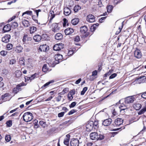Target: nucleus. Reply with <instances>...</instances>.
<instances>
[{
	"label": "nucleus",
	"instance_id": "1",
	"mask_svg": "<svg viewBox=\"0 0 146 146\" xmlns=\"http://www.w3.org/2000/svg\"><path fill=\"white\" fill-rule=\"evenodd\" d=\"M23 117L24 121L26 122L30 121L33 118L32 114L30 112H27L24 113Z\"/></svg>",
	"mask_w": 146,
	"mask_h": 146
},
{
	"label": "nucleus",
	"instance_id": "2",
	"mask_svg": "<svg viewBox=\"0 0 146 146\" xmlns=\"http://www.w3.org/2000/svg\"><path fill=\"white\" fill-rule=\"evenodd\" d=\"M93 122L89 121L86 125V131H90L94 127Z\"/></svg>",
	"mask_w": 146,
	"mask_h": 146
},
{
	"label": "nucleus",
	"instance_id": "3",
	"mask_svg": "<svg viewBox=\"0 0 146 146\" xmlns=\"http://www.w3.org/2000/svg\"><path fill=\"white\" fill-rule=\"evenodd\" d=\"M135 100V98L133 96L126 97L125 100V102L126 104L133 103Z\"/></svg>",
	"mask_w": 146,
	"mask_h": 146
},
{
	"label": "nucleus",
	"instance_id": "4",
	"mask_svg": "<svg viewBox=\"0 0 146 146\" xmlns=\"http://www.w3.org/2000/svg\"><path fill=\"white\" fill-rule=\"evenodd\" d=\"M64 45L62 43L55 44L53 47V50L55 51H58L62 49Z\"/></svg>",
	"mask_w": 146,
	"mask_h": 146
},
{
	"label": "nucleus",
	"instance_id": "5",
	"mask_svg": "<svg viewBox=\"0 0 146 146\" xmlns=\"http://www.w3.org/2000/svg\"><path fill=\"white\" fill-rule=\"evenodd\" d=\"M51 27L52 30L55 33L58 32L60 29L58 24L56 23H53Z\"/></svg>",
	"mask_w": 146,
	"mask_h": 146
},
{
	"label": "nucleus",
	"instance_id": "6",
	"mask_svg": "<svg viewBox=\"0 0 146 146\" xmlns=\"http://www.w3.org/2000/svg\"><path fill=\"white\" fill-rule=\"evenodd\" d=\"M123 122V120L121 118H117L115 121L114 126L116 127L119 126L121 125Z\"/></svg>",
	"mask_w": 146,
	"mask_h": 146
},
{
	"label": "nucleus",
	"instance_id": "7",
	"mask_svg": "<svg viewBox=\"0 0 146 146\" xmlns=\"http://www.w3.org/2000/svg\"><path fill=\"white\" fill-rule=\"evenodd\" d=\"M11 36L9 35H6L2 38V41L5 43H7L9 41Z\"/></svg>",
	"mask_w": 146,
	"mask_h": 146
},
{
	"label": "nucleus",
	"instance_id": "8",
	"mask_svg": "<svg viewBox=\"0 0 146 146\" xmlns=\"http://www.w3.org/2000/svg\"><path fill=\"white\" fill-rule=\"evenodd\" d=\"M87 21L90 23H93L95 21V17L92 15H89L87 17Z\"/></svg>",
	"mask_w": 146,
	"mask_h": 146
},
{
	"label": "nucleus",
	"instance_id": "9",
	"mask_svg": "<svg viewBox=\"0 0 146 146\" xmlns=\"http://www.w3.org/2000/svg\"><path fill=\"white\" fill-rule=\"evenodd\" d=\"M79 143V140L76 139H73L70 142L71 146H78Z\"/></svg>",
	"mask_w": 146,
	"mask_h": 146
},
{
	"label": "nucleus",
	"instance_id": "10",
	"mask_svg": "<svg viewBox=\"0 0 146 146\" xmlns=\"http://www.w3.org/2000/svg\"><path fill=\"white\" fill-rule=\"evenodd\" d=\"M112 119H108L104 120L102 123V125L104 126L109 125L111 123Z\"/></svg>",
	"mask_w": 146,
	"mask_h": 146
},
{
	"label": "nucleus",
	"instance_id": "11",
	"mask_svg": "<svg viewBox=\"0 0 146 146\" xmlns=\"http://www.w3.org/2000/svg\"><path fill=\"white\" fill-rule=\"evenodd\" d=\"M48 49V47L46 44H43L41 45L39 47V50L41 51L45 52Z\"/></svg>",
	"mask_w": 146,
	"mask_h": 146
},
{
	"label": "nucleus",
	"instance_id": "12",
	"mask_svg": "<svg viewBox=\"0 0 146 146\" xmlns=\"http://www.w3.org/2000/svg\"><path fill=\"white\" fill-rule=\"evenodd\" d=\"M134 55L137 58H140L142 56L140 50H136L134 52Z\"/></svg>",
	"mask_w": 146,
	"mask_h": 146
},
{
	"label": "nucleus",
	"instance_id": "13",
	"mask_svg": "<svg viewBox=\"0 0 146 146\" xmlns=\"http://www.w3.org/2000/svg\"><path fill=\"white\" fill-rule=\"evenodd\" d=\"M74 31V30L72 28H68L65 30L64 32L66 35H70Z\"/></svg>",
	"mask_w": 146,
	"mask_h": 146
},
{
	"label": "nucleus",
	"instance_id": "14",
	"mask_svg": "<svg viewBox=\"0 0 146 146\" xmlns=\"http://www.w3.org/2000/svg\"><path fill=\"white\" fill-rule=\"evenodd\" d=\"M70 137V135H67L64 140V144L67 146L69 145V142Z\"/></svg>",
	"mask_w": 146,
	"mask_h": 146
},
{
	"label": "nucleus",
	"instance_id": "15",
	"mask_svg": "<svg viewBox=\"0 0 146 146\" xmlns=\"http://www.w3.org/2000/svg\"><path fill=\"white\" fill-rule=\"evenodd\" d=\"M98 133L96 132L91 133L90 134V137L92 140L97 139L98 138Z\"/></svg>",
	"mask_w": 146,
	"mask_h": 146
},
{
	"label": "nucleus",
	"instance_id": "16",
	"mask_svg": "<svg viewBox=\"0 0 146 146\" xmlns=\"http://www.w3.org/2000/svg\"><path fill=\"white\" fill-rule=\"evenodd\" d=\"M11 27L9 24H7L5 26L3 29L4 32L9 31L11 30Z\"/></svg>",
	"mask_w": 146,
	"mask_h": 146
},
{
	"label": "nucleus",
	"instance_id": "17",
	"mask_svg": "<svg viewBox=\"0 0 146 146\" xmlns=\"http://www.w3.org/2000/svg\"><path fill=\"white\" fill-rule=\"evenodd\" d=\"M22 24L25 27H28L30 25V24L29 22L25 19H22Z\"/></svg>",
	"mask_w": 146,
	"mask_h": 146
},
{
	"label": "nucleus",
	"instance_id": "18",
	"mask_svg": "<svg viewBox=\"0 0 146 146\" xmlns=\"http://www.w3.org/2000/svg\"><path fill=\"white\" fill-rule=\"evenodd\" d=\"M71 13L70 9L68 7H65L64 8V13L66 15H70Z\"/></svg>",
	"mask_w": 146,
	"mask_h": 146
},
{
	"label": "nucleus",
	"instance_id": "19",
	"mask_svg": "<svg viewBox=\"0 0 146 146\" xmlns=\"http://www.w3.org/2000/svg\"><path fill=\"white\" fill-rule=\"evenodd\" d=\"M88 30L87 27L86 26L82 27L80 28V31L82 34L86 33Z\"/></svg>",
	"mask_w": 146,
	"mask_h": 146
},
{
	"label": "nucleus",
	"instance_id": "20",
	"mask_svg": "<svg viewBox=\"0 0 146 146\" xmlns=\"http://www.w3.org/2000/svg\"><path fill=\"white\" fill-rule=\"evenodd\" d=\"M41 37L39 35H37L33 37V39L35 42H38L41 40Z\"/></svg>",
	"mask_w": 146,
	"mask_h": 146
},
{
	"label": "nucleus",
	"instance_id": "21",
	"mask_svg": "<svg viewBox=\"0 0 146 146\" xmlns=\"http://www.w3.org/2000/svg\"><path fill=\"white\" fill-rule=\"evenodd\" d=\"M55 59L56 61H58L61 60L63 59L62 56V55L58 54L55 55Z\"/></svg>",
	"mask_w": 146,
	"mask_h": 146
},
{
	"label": "nucleus",
	"instance_id": "22",
	"mask_svg": "<svg viewBox=\"0 0 146 146\" xmlns=\"http://www.w3.org/2000/svg\"><path fill=\"white\" fill-rule=\"evenodd\" d=\"M26 85L25 84V83L24 82L22 83L21 84H20L18 85L17 86L16 88H14L13 89V92H14L17 93V89H18V90L19 88V87L21 86H24Z\"/></svg>",
	"mask_w": 146,
	"mask_h": 146
},
{
	"label": "nucleus",
	"instance_id": "23",
	"mask_svg": "<svg viewBox=\"0 0 146 146\" xmlns=\"http://www.w3.org/2000/svg\"><path fill=\"white\" fill-rule=\"evenodd\" d=\"M79 21V20L78 18H75L71 20V23L73 25H76L78 23Z\"/></svg>",
	"mask_w": 146,
	"mask_h": 146
},
{
	"label": "nucleus",
	"instance_id": "24",
	"mask_svg": "<svg viewBox=\"0 0 146 146\" xmlns=\"http://www.w3.org/2000/svg\"><path fill=\"white\" fill-rule=\"evenodd\" d=\"M54 82V81L53 80H52L51 81H49L46 83L44 84L43 86H42L41 87V88L43 89H45L46 88H47L48 86L51 83Z\"/></svg>",
	"mask_w": 146,
	"mask_h": 146
},
{
	"label": "nucleus",
	"instance_id": "25",
	"mask_svg": "<svg viewBox=\"0 0 146 146\" xmlns=\"http://www.w3.org/2000/svg\"><path fill=\"white\" fill-rule=\"evenodd\" d=\"M54 82V81L53 80H52L51 81H49L46 83L44 84L43 86H42L41 87V88L43 89H45L46 88H47L48 86L51 83Z\"/></svg>",
	"mask_w": 146,
	"mask_h": 146
},
{
	"label": "nucleus",
	"instance_id": "26",
	"mask_svg": "<svg viewBox=\"0 0 146 146\" xmlns=\"http://www.w3.org/2000/svg\"><path fill=\"white\" fill-rule=\"evenodd\" d=\"M23 48L21 46H17L15 50V51L17 52L20 53L22 51Z\"/></svg>",
	"mask_w": 146,
	"mask_h": 146
},
{
	"label": "nucleus",
	"instance_id": "27",
	"mask_svg": "<svg viewBox=\"0 0 146 146\" xmlns=\"http://www.w3.org/2000/svg\"><path fill=\"white\" fill-rule=\"evenodd\" d=\"M119 108L120 109V111H121L126 109L127 108L124 104H121L119 106Z\"/></svg>",
	"mask_w": 146,
	"mask_h": 146
},
{
	"label": "nucleus",
	"instance_id": "28",
	"mask_svg": "<svg viewBox=\"0 0 146 146\" xmlns=\"http://www.w3.org/2000/svg\"><path fill=\"white\" fill-rule=\"evenodd\" d=\"M62 37V35L60 33H57L55 36V39L57 40H60Z\"/></svg>",
	"mask_w": 146,
	"mask_h": 146
},
{
	"label": "nucleus",
	"instance_id": "29",
	"mask_svg": "<svg viewBox=\"0 0 146 146\" xmlns=\"http://www.w3.org/2000/svg\"><path fill=\"white\" fill-rule=\"evenodd\" d=\"M133 107L136 110H138L141 108V106L139 104H134Z\"/></svg>",
	"mask_w": 146,
	"mask_h": 146
},
{
	"label": "nucleus",
	"instance_id": "30",
	"mask_svg": "<svg viewBox=\"0 0 146 146\" xmlns=\"http://www.w3.org/2000/svg\"><path fill=\"white\" fill-rule=\"evenodd\" d=\"M104 0H96V2L97 3V5L98 7H101L103 6L102 3V1Z\"/></svg>",
	"mask_w": 146,
	"mask_h": 146
},
{
	"label": "nucleus",
	"instance_id": "31",
	"mask_svg": "<svg viewBox=\"0 0 146 146\" xmlns=\"http://www.w3.org/2000/svg\"><path fill=\"white\" fill-rule=\"evenodd\" d=\"M81 9V7L79 5L75 6L74 8V11L76 13L78 11Z\"/></svg>",
	"mask_w": 146,
	"mask_h": 146
},
{
	"label": "nucleus",
	"instance_id": "32",
	"mask_svg": "<svg viewBox=\"0 0 146 146\" xmlns=\"http://www.w3.org/2000/svg\"><path fill=\"white\" fill-rule=\"evenodd\" d=\"M36 30V27L33 26L30 27V33L31 34L35 32Z\"/></svg>",
	"mask_w": 146,
	"mask_h": 146
},
{
	"label": "nucleus",
	"instance_id": "33",
	"mask_svg": "<svg viewBox=\"0 0 146 146\" xmlns=\"http://www.w3.org/2000/svg\"><path fill=\"white\" fill-rule=\"evenodd\" d=\"M146 111V107H144L138 112L139 115L144 113Z\"/></svg>",
	"mask_w": 146,
	"mask_h": 146
},
{
	"label": "nucleus",
	"instance_id": "34",
	"mask_svg": "<svg viewBox=\"0 0 146 146\" xmlns=\"http://www.w3.org/2000/svg\"><path fill=\"white\" fill-rule=\"evenodd\" d=\"M15 74L16 77H19L21 76L22 73L20 70H17L15 72Z\"/></svg>",
	"mask_w": 146,
	"mask_h": 146
},
{
	"label": "nucleus",
	"instance_id": "35",
	"mask_svg": "<svg viewBox=\"0 0 146 146\" xmlns=\"http://www.w3.org/2000/svg\"><path fill=\"white\" fill-rule=\"evenodd\" d=\"M27 14L28 15H32V12L31 11H27L23 13L22 16H23Z\"/></svg>",
	"mask_w": 146,
	"mask_h": 146
},
{
	"label": "nucleus",
	"instance_id": "36",
	"mask_svg": "<svg viewBox=\"0 0 146 146\" xmlns=\"http://www.w3.org/2000/svg\"><path fill=\"white\" fill-rule=\"evenodd\" d=\"M107 9L108 12L110 13L113 9V7L112 5H108L107 7Z\"/></svg>",
	"mask_w": 146,
	"mask_h": 146
},
{
	"label": "nucleus",
	"instance_id": "37",
	"mask_svg": "<svg viewBox=\"0 0 146 146\" xmlns=\"http://www.w3.org/2000/svg\"><path fill=\"white\" fill-rule=\"evenodd\" d=\"M93 125L95 129H97L98 127V121H95L94 122H93Z\"/></svg>",
	"mask_w": 146,
	"mask_h": 146
},
{
	"label": "nucleus",
	"instance_id": "38",
	"mask_svg": "<svg viewBox=\"0 0 146 146\" xmlns=\"http://www.w3.org/2000/svg\"><path fill=\"white\" fill-rule=\"evenodd\" d=\"M42 70L44 72H46L48 71V69L47 68V65L46 64H45L43 65L42 68Z\"/></svg>",
	"mask_w": 146,
	"mask_h": 146
},
{
	"label": "nucleus",
	"instance_id": "39",
	"mask_svg": "<svg viewBox=\"0 0 146 146\" xmlns=\"http://www.w3.org/2000/svg\"><path fill=\"white\" fill-rule=\"evenodd\" d=\"M5 141L7 142H8L11 139V136L9 135H7L5 136Z\"/></svg>",
	"mask_w": 146,
	"mask_h": 146
},
{
	"label": "nucleus",
	"instance_id": "40",
	"mask_svg": "<svg viewBox=\"0 0 146 146\" xmlns=\"http://www.w3.org/2000/svg\"><path fill=\"white\" fill-rule=\"evenodd\" d=\"M39 123L40 125L43 127H45L47 126L46 122L42 121H40Z\"/></svg>",
	"mask_w": 146,
	"mask_h": 146
},
{
	"label": "nucleus",
	"instance_id": "41",
	"mask_svg": "<svg viewBox=\"0 0 146 146\" xmlns=\"http://www.w3.org/2000/svg\"><path fill=\"white\" fill-rule=\"evenodd\" d=\"M19 63L21 65L24 66L25 65L24 60L23 58H21L19 59Z\"/></svg>",
	"mask_w": 146,
	"mask_h": 146
},
{
	"label": "nucleus",
	"instance_id": "42",
	"mask_svg": "<svg viewBox=\"0 0 146 146\" xmlns=\"http://www.w3.org/2000/svg\"><path fill=\"white\" fill-rule=\"evenodd\" d=\"M18 24L16 22H13L11 23V26L12 27L15 28L18 26Z\"/></svg>",
	"mask_w": 146,
	"mask_h": 146
},
{
	"label": "nucleus",
	"instance_id": "43",
	"mask_svg": "<svg viewBox=\"0 0 146 146\" xmlns=\"http://www.w3.org/2000/svg\"><path fill=\"white\" fill-rule=\"evenodd\" d=\"M113 71V69H111L108 72H107L104 74V76L107 77L108 76H109L111 74V73Z\"/></svg>",
	"mask_w": 146,
	"mask_h": 146
},
{
	"label": "nucleus",
	"instance_id": "44",
	"mask_svg": "<svg viewBox=\"0 0 146 146\" xmlns=\"http://www.w3.org/2000/svg\"><path fill=\"white\" fill-rule=\"evenodd\" d=\"M9 94L8 93H6L4 95L2 96V100L4 101H6V98H5L6 97L9 96Z\"/></svg>",
	"mask_w": 146,
	"mask_h": 146
},
{
	"label": "nucleus",
	"instance_id": "45",
	"mask_svg": "<svg viewBox=\"0 0 146 146\" xmlns=\"http://www.w3.org/2000/svg\"><path fill=\"white\" fill-rule=\"evenodd\" d=\"M13 48V45L11 44H8L7 45V48L8 50H10Z\"/></svg>",
	"mask_w": 146,
	"mask_h": 146
},
{
	"label": "nucleus",
	"instance_id": "46",
	"mask_svg": "<svg viewBox=\"0 0 146 146\" xmlns=\"http://www.w3.org/2000/svg\"><path fill=\"white\" fill-rule=\"evenodd\" d=\"M87 89H88V88L87 87H84L83 88L82 91L81 92V95H84V94L85 93V92H86V91L87 90Z\"/></svg>",
	"mask_w": 146,
	"mask_h": 146
},
{
	"label": "nucleus",
	"instance_id": "47",
	"mask_svg": "<svg viewBox=\"0 0 146 146\" xmlns=\"http://www.w3.org/2000/svg\"><path fill=\"white\" fill-rule=\"evenodd\" d=\"M123 22L122 23L121 27V28L119 27V31H117L116 32V33H115V34L116 35H118V34L121 32V29H122V28H123Z\"/></svg>",
	"mask_w": 146,
	"mask_h": 146
},
{
	"label": "nucleus",
	"instance_id": "48",
	"mask_svg": "<svg viewBox=\"0 0 146 146\" xmlns=\"http://www.w3.org/2000/svg\"><path fill=\"white\" fill-rule=\"evenodd\" d=\"M37 74L36 73L32 75L31 76L29 77L30 78V81H31L33 80L34 79L35 77H37L36 76Z\"/></svg>",
	"mask_w": 146,
	"mask_h": 146
},
{
	"label": "nucleus",
	"instance_id": "49",
	"mask_svg": "<svg viewBox=\"0 0 146 146\" xmlns=\"http://www.w3.org/2000/svg\"><path fill=\"white\" fill-rule=\"evenodd\" d=\"M0 54L1 55L4 56L7 54V52L4 50L0 52Z\"/></svg>",
	"mask_w": 146,
	"mask_h": 146
},
{
	"label": "nucleus",
	"instance_id": "50",
	"mask_svg": "<svg viewBox=\"0 0 146 146\" xmlns=\"http://www.w3.org/2000/svg\"><path fill=\"white\" fill-rule=\"evenodd\" d=\"M26 40H27V35H25L23 37L22 40L23 43L24 44L25 43V42Z\"/></svg>",
	"mask_w": 146,
	"mask_h": 146
},
{
	"label": "nucleus",
	"instance_id": "51",
	"mask_svg": "<svg viewBox=\"0 0 146 146\" xmlns=\"http://www.w3.org/2000/svg\"><path fill=\"white\" fill-rule=\"evenodd\" d=\"M68 98L70 101H71L73 99V97L71 94H70L69 93L68 95Z\"/></svg>",
	"mask_w": 146,
	"mask_h": 146
},
{
	"label": "nucleus",
	"instance_id": "52",
	"mask_svg": "<svg viewBox=\"0 0 146 146\" xmlns=\"http://www.w3.org/2000/svg\"><path fill=\"white\" fill-rule=\"evenodd\" d=\"M80 40L79 36H77L75 37L74 39V41L76 42H78L80 41Z\"/></svg>",
	"mask_w": 146,
	"mask_h": 146
},
{
	"label": "nucleus",
	"instance_id": "53",
	"mask_svg": "<svg viewBox=\"0 0 146 146\" xmlns=\"http://www.w3.org/2000/svg\"><path fill=\"white\" fill-rule=\"evenodd\" d=\"M7 126L9 127L11 126L12 125V121L11 120L8 121L6 123Z\"/></svg>",
	"mask_w": 146,
	"mask_h": 146
},
{
	"label": "nucleus",
	"instance_id": "54",
	"mask_svg": "<svg viewBox=\"0 0 146 146\" xmlns=\"http://www.w3.org/2000/svg\"><path fill=\"white\" fill-rule=\"evenodd\" d=\"M64 113L65 112H62L58 114V116L59 117H62L64 116Z\"/></svg>",
	"mask_w": 146,
	"mask_h": 146
},
{
	"label": "nucleus",
	"instance_id": "55",
	"mask_svg": "<svg viewBox=\"0 0 146 146\" xmlns=\"http://www.w3.org/2000/svg\"><path fill=\"white\" fill-rule=\"evenodd\" d=\"M117 74L115 73L112 74L110 76V79H113L114 78L117 76Z\"/></svg>",
	"mask_w": 146,
	"mask_h": 146
},
{
	"label": "nucleus",
	"instance_id": "56",
	"mask_svg": "<svg viewBox=\"0 0 146 146\" xmlns=\"http://www.w3.org/2000/svg\"><path fill=\"white\" fill-rule=\"evenodd\" d=\"M16 62V60L14 59H13L10 60V64H13L15 63Z\"/></svg>",
	"mask_w": 146,
	"mask_h": 146
},
{
	"label": "nucleus",
	"instance_id": "57",
	"mask_svg": "<svg viewBox=\"0 0 146 146\" xmlns=\"http://www.w3.org/2000/svg\"><path fill=\"white\" fill-rule=\"evenodd\" d=\"M63 20L64 21L63 26L64 27H65L66 26L67 23H68V21L66 18H64Z\"/></svg>",
	"mask_w": 146,
	"mask_h": 146
},
{
	"label": "nucleus",
	"instance_id": "58",
	"mask_svg": "<svg viewBox=\"0 0 146 146\" xmlns=\"http://www.w3.org/2000/svg\"><path fill=\"white\" fill-rule=\"evenodd\" d=\"M50 14L51 15V17L50 19V20H52L55 17V15L54 14V12L53 11L50 12Z\"/></svg>",
	"mask_w": 146,
	"mask_h": 146
},
{
	"label": "nucleus",
	"instance_id": "59",
	"mask_svg": "<svg viewBox=\"0 0 146 146\" xmlns=\"http://www.w3.org/2000/svg\"><path fill=\"white\" fill-rule=\"evenodd\" d=\"M76 103L75 102H72L70 105L69 107L70 108H73L76 105Z\"/></svg>",
	"mask_w": 146,
	"mask_h": 146
},
{
	"label": "nucleus",
	"instance_id": "60",
	"mask_svg": "<svg viewBox=\"0 0 146 146\" xmlns=\"http://www.w3.org/2000/svg\"><path fill=\"white\" fill-rule=\"evenodd\" d=\"M25 82H31L30 81V78L29 77L26 76L25 77Z\"/></svg>",
	"mask_w": 146,
	"mask_h": 146
},
{
	"label": "nucleus",
	"instance_id": "61",
	"mask_svg": "<svg viewBox=\"0 0 146 146\" xmlns=\"http://www.w3.org/2000/svg\"><path fill=\"white\" fill-rule=\"evenodd\" d=\"M75 111L74 110H72L70 111L68 113V115H71L74 113Z\"/></svg>",
	"mask_w": 146,
	"mask_h": 146
},
{
	"label": "nucleus",
	"instance_id": "62",
	"mask_svg": "<svg viewBox=\"0 0 146 146\" xmlns=\"http://www.w3.org/2000/svg\"><path fill=\"white\" fill-rule=\"evenodd\" d=\"M61 96H60L56 97V101L58 102L60 101L61 99Z\"/></svg>",
	"mask_w": 146,
	"mask_h": 146
},
{
	"label": "nucleus",
	"instance_id": "63",
	"mask_svg": "<svg viewBox=\"0 0 146 146\" xmlns=\"http://www.w3.org/2000/svg\"><path fill=\"white\" fill-rule=\"evenodd\" d=\"M141 96L144 98L146 99V92L143 93Z\"/></svg>",
	"mask_w": 146,
	"mask_h": 146
},
{
	"label": "nucleus",
	"instance_id": "64",
	"mask_svg": "<svg viewBox=\"0 0 146 146\" xmlns=\"http://www.w3.org/2000/svg\"><path fill=\"white\" fill-rule=\"evenodd\" d=\"M112 113L113 116L116 115L117 114V112L115 111V109L113 110V111L112 112Z\"/></svg>",
	"mask_w": 146,
	"mask_h": 146
}]
</instances>
